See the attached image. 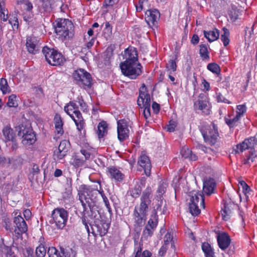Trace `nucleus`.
<instances>
[{"instance_id":"1","label":"nucleus","mask_w":257,"mask_h":257,"mask_svg":"<svg viewBox=\"0 0 257 257\" xmlns=\"http://www.w3.org/2000/svg\"><path fill=\"white\" fill-rule=\"evenodd\" d=\"M152 191L150 187H147L143 192L139 206L135 207L133 216L135 225L142 226L146 220L148 206L151 203Z\"/></svg>"},{"instance_id":"2","label":"nucleus","mask_w":257,"mask_h":257,"mask_svg":"<svg viewBox=\"0 0 257 257\" xmlns=\"http://www.w3.org/2000/svg\"><path fill=\"white\" fill-rule=\"evenodd\" d=\"M98 191L86 185H81L79 187L78 194L83 208V212L86 211L87 207L90 209L95 205L99 194Z\"/></svg>"},{"instance_id":"3","label":"nucleus","mask_w":257,"mask_h":257,"mask_svg":"<svg viewBox=\"0 0 257 257\" xmlns=\"http://www.w3.org/2000/svg\"><path fill=\"white\" fill-rule=\"evenodd\" d=\"M55 33L62 40L69 39L74 35L73 23L67 19H59L55 21Z\"/></svg>"},{"instance_id":"4","label":"nucleus","mask_w":257,"mask_h":257,"mask_svg":"<svg viewBox=\"0 0 257 257\" xmlns=\"http://www.w3.org/2000/svg\"><path fill=\"white\" fill-rule=\"evenodd\" d=\"M64 111L74 120L79 131L84 128V122L75 101H71L67 103L64 107Z\"/></svg>"},{"instance_id":"5","label":"nucleus","mask_w":257,"mask_h":257,"mask_svg":"<svg viewBox=\"0 0 257 257\" xmlns=\"http://www.w3.org/2000/svg\"><path fill=\"white\" fill-rule=\"evenodd\" d=\"M122 73L132 79H136L142 73V66L139 62L124 61L120 64Z\"/></svg>"},{"instance_id":"6","label":"nucleus","mask_w":257,"mask_h":257,"mask_svg":"<svg viewBox=\"0 0 257 257\" xmlns=\"http://www.w3.org/2000/svg\"><path fill=\"white\" fill-rule=\"evenodd\" d=\"M42 53L46 61L51 65H61L65 61V59L62 54L54 49L45 46L43 48Z\"/></svg>"},{"instance_id":"7","label":"nucleus","mask_w":257,"mask_h":257,"mask_svg":"<svg viewBox=\"0 0 257 257\" xmlns=\"http://www.w3.org/2000/svg\"><path fill=\"white\" fill-rule=\"evenodd\" d=\"M200 131L203 137L204 142L210 146H213L217 141L219 134L217 126L212 123L211 125L203 126Z\"/></svg>"},{"instance_id":"8","label":"nucleus","mask_w":257,"mask_h":257,"mask_svg":"<svg viewBox=\"0 0 257 257\" xmlns=\"http://www.w3.org/2000/svg\"><path fill=\"white\" fill-rule=\"evenodd\" d=\"M18 135L22 137V144L26 146L33 144L36 140V136L32 128L24 124L19 125L18 128Z\"/></svg>"},{"instance_id":"9","label":"nucleus","mask_w":257,"mask_h":257,"mask_svg":"<svg viewBox=\"0 0 257 257\" xmlns=\"http://www.w3.org/2000/svg\"><path fill=\"white\" fill-rule=\"evenodd\" d=\"M73 77L78 85L82 87H90L92 84V78L90 73L84 69H79L73 73Z\"/></svg>"},{"instance_id":"10","label":"nucleus","mask_w":257,"mask_h":257,"mask_svg":"<svg viewBox=\"0 0 257 257\" xmlns=\"http://www.w3.org/2000/svg\"><path fill=\"white\" fill-rule=\"evenodd\" d=\"M68 213L63 208H56L52 213V217L56 226L58 228H63L67 223Z\"/></svg>"},{"instance_id":"11","label":"nucleus","mask_w":257,"mask_h":257,"mask_svg":"<svg viewBox=\"0 0 257 257\" xmlns=\"http://www.w3.org/2000/svg\"><path fill=\"white\" fill-rule=\"evenodd\" d=\"M137 103L140 108L144 109V116L147 120L151 117V98L150 94L145 92L140 91Z\"/></svg>"},{"instance_id":"12","label":"nucleus","mask_w":257,"mask_h":257,"mask_svg":"<svg viewBox=\"0 0 257 257\" xmlns=\"http://www.w3.org/2000/svg\"><path fill=\"white\" fill-rule=\"evenodd\" d=\"M158 216L157 213L154 211L151 214L150 218L143 230L141 238L142 239H147L149 237L152 236L158 225Z\"/></svg>"},{"instance_id":"13","label":"nucleus","mask_w":257,"mask_h":257,"mask_svg":"<svg viewBox=\"0 0 257 257\" xmlns=\"http://www.w3.org/2000/svg\"><path fill=\"white\" fill-rule=\"evenodd\" d=\"M14 216V232L16 234L21 235L26 233L28 230V226L24 219L21 215L18 210L12 213Z\"/></svg>"},{"instance_id":"14","label":"nucleus","mask_w":257,"mask_h":257,"mask_svg":"<svg viewBox=\"0 0 257 257\" xmlns=\"http://www.w3.org/2000/svg\"><path fill=\"white\" fill-rule=\"evenodd\" d=\"M117 138L120 142H123L129 137L130 122L125 119H120L117 122Z\"/></svg>"},{"instance_id":"15","label":"nucleus","mask_w":257,"mask_h":257,"mask_svg":"<svg viewBox=\"0 0 257 257\" xmlns=\"http://www.w3.org/2000/svg\"><path fill=\"white\" fill-rule=\"evenodd\" d=\"M257 140L255 137H250L245 139L241 143L236 145L233 148V152L235 154H239L243 152L247 149H250V151L253 150V149L256 144Z\"/></svg>"},{"instance_id":"16","label":"nucleus","mask_w":257,"mask_h":257,"mask_svg":"<svg viewBox=\"0 0 257 257\" xmlns=\"http://www.w3.org/2000/svg\"><path fill=\"white\" fill-rule=\"evenodd\" d=\"M160 17V12L158 10H147L146 12L145 20L150 27H156Z\"/></svg>"},{"instance_id":"17","label":"nucleus","mask_w":257,"mask_h":257,"mask_svg":"<svg viewBox=\"0 0 257 257\" xmlns=\"http://www.w3.org/2000/svg\"><path fill=\"white\" fill-rule=\"evenodd\" d=\"M195 108H198L206 114L209 113L208 109V100L206 95L204 93H200L198 99L194 102Z\"/></svg>"},{"instance_id":"18","label":"nucleus","mask_w":257,"mask_h":257,"mask_svg":"<svg viewBox=\"0 0 257 257\" xmlns=\"http://www.w3.org/2000/svg\"><path fill=\"white\" fill-rule=\"evenodd\" d=\"M40 40L36 37H29L27 39L26 47L30 53L35 54L40 49Z\"/></svg>"},{"instance_id":"19","label":"nucleus","mask_w":257,"mask_h":257,"mask_svg":"<svg viewBox=\"0 0 257 257\" xmlns=\"http://www.w3.org/2000/svg\"><path fill=\"white\" fill-rule=\"evenodd\" d=\"M124 61L128 62H139L137 49L134 47H128L125 49L122 55Z\"/></svg>"},{"instance_id":"20","label":"nucleus","mask_w":257,"mask_h":257,"mask_svg":"<svg viewBox=\"0 0 257 257\" xmlns=\"http://www.w3.org/2000/svg\"><path fill=\"white\" fill-rule=\"evenodd\" d=\"M138 163L144 169L145 174L149 176L151 175L152 165L149 157L145 154L141 155Z\"/></svg>"},{"instance_id":"21","label":"nucleus","mask_w":257,"mask_h":257,"mask_svg":"<svg viewBox=\"0 0 257 257\" xmlns=\"http://www.w3.org/2000/svg\"><path fill=\"white\" fill-rule=\"evenodd\" d=\"M108 175L109 178L115 182H122L124 175L115 167L111 166L107 168Z\"/></svg>"},{"instance_id":"22","label":"nucleus","mask_w":257,"mask_h":257,"mask_svg":"<svg viewBox=\"0 0 257 257\" xmlns=\"http://www.w3.org/2000/svg\"><path fill=\"white\" fill-rule=\"evenodd\" d=\"M236 207L235 203L231 201H226L224 204V207L222 210V215L224 220H228L231 214L233 213V210Z\"/></svg>"},{"instance_id":"23","label":"nucleus","mask_w":257,"mask_h":257,"mask_svg":"<svg viewBox=\"0 0 257 257\" xmlns=\"http://www.w3.org/2000/svg\"><path fill=\"white\" fill-rule=\"evenodd\" d=\"M217 239L219 247L222 250L226 249L230 243L229 236L225 232L218 234Z\"/></svg>"},{"instance_id":"24","label":"nucleus","mask_w":257,"mask_h":257,"mask_svg":"<svg viewBox=\"0 0 257 257\" xmlns=\"http://www.w3.org/2000/svg\"><path fill=\"white\" fill-rule=\"evenodd\" d=\"M69 142L66 140L62 141L58 147V151L55 152V155L58 159H63L66 155L69 149Z\"/></svg>"},{"instance_id":"25","label":"nucleus","mask_w":257,"mask_h":257,"mask_svg":"<svg viewBox=\"0 0 257 257\" xmlns=\"http://www.w3.org/2000/svg\"><path fill=\"white\" fill-rule=\"evenodd\" d=\"M216 183L214 179L211 178H206L203 182V192L207 195H210L213 192Z\"/></svg>"},{"instance_id":"26","label":"nucleus","mask_w":257,"mask_h":257,"mask_svg":"<svg viewBox=\"0 0 257 257\" xmlns=\"http://www.w3.org/2000/svg\"><path fill=\"white\" fill-rule=\"evenodd\" d=\"M109 227L108 223L103 221H99L95 223L92 229L96 232V234L102 236L106 234Z\"/></svg>"},{"instance_id":"27","label":"nucleus","mask_w":257,"mask_h":257,"mask_svg":"<svg viewBox=\"0 0 257 257\" xmlns=\"http://www.w3.org/2000/svg\"><path fill=\"white\" fill-rule=\"evenodd\" d=\"M3 136L6 142H14L15 139V134L13 130L9 125L5 126L3 130Z\"/></svg>"},{"instance_id":"28","label":"nucleus","mask_w":257,"mask_h":257,"mask_svg":"<svg viewBox=\"0 0 257 257\" xmlns=\"http://www.w3.org/2000/svg\"><path fill=\"white\" fill-rule=\"evenodd\" d=\"M203 33L204 37L210 42H212L216 40L219 36V30L216 28H214L212 30L209 31H204Z\"/></svg>"},{"instance_id":"29","label":"nucleus","mask_w":257,"mask_h":257,"mask_svg":"<svg viewBox=\"0 0 257 257\" xmlns=\"http://www.w3.org/2000/svg\"><path fill=\"white\" fill-rule=\"evenodd\" d=\"M189 203H193L197 205L199 203L203 208H204L205 206L204 197L201 194L198 192L192 193Z\"/></svg>"},{"instance_id":"30","label":"nucleus","mask_w":257,"mask_h":257,"mask_svg":"<svg viewBox=\"0 0 257 257\" xmlns=\"http://www.w3.org/2000/svg\"><path fill=\"white\" fill-rule=\"evenodd\" d=\"M107 134V124L105 121L100 122L97 126V134L98 138L100 139Z\"/></svg>"},{"instance_id":"31","label":"nucleus","mask_w":257,"mask_h":257,"mask_svg":"<svg viewBox=\"0 0 257 257\" xmlns=\"http://www.w3.org/2000/svg\"><path fill=\"white\" fill-rule=\"evenodd\" d=\"M182 157L184 158H189L191 161H195L197 159V156L192 153V152L187 147H184L180 151Z\"/></svg>"},{"instance_id":"32","label":"nucleus","mask_w":257,"mask_h":257,"mask_svg":"<svg viewBox=\"0 0 257 257\" xmlns=\"http://www.w3.org/2000/svg\"><path fill=\"white\" fill-rule=\"evenodd\" d=\"M201 247L205 257H214V252L208 243H203Z\"/></svg>"},{"instance_id":"33","label":"nucleus","mask_w":257,"mask_h":257,"mask_svg":"<svg viewBox=\"0 0 257 257\" xmlns=\"http://www.w3.org/2000/svg\"><path fill=\"white\" fill-rule=\"evenodd\" d=\"M239 189L241 190L243 194L245 196V199L247 200L251 191L249 187L244 181H241L239 183Z\"/></svg>"},{"instance_id":"34","label":"nucleus","mask_w":257,"mask_h":257,"mask_svg":"<svg viewBox=\"0 0 257 257\" xmlns=\"http://www.w3.org/2000/svg\"><path fill=\"white\" fill-rule=\"evenodd\" d=\"M53 0H40V9L44 12L50 11L51 9V5Z\"/></svg>"},{"instance_id":"35","label":"nucleus","mask_w":257,"mask_h":257,"mask_svg":"<svg viewBox=\"0 0 257 257\" xmlns=\"http://www.w3.org/2000/svg\"><path fill=\"white\" fill-rule=\"evenodd\" d=\"M256 154L254 150L250 151L249 155L246 156V158L244 160V164L250 165L251 163L255 161Z\"/></svg>"},{"instance_id":"36","label":"nucleus","mask_w":257,"mask_h":257,"mask_svg":"<svg viewBox=\"0 0 257 257\" xmlns=\"http://www.w3.org/2000/svg\"><path fill=\"white\" fill-rule=\"evenodd\" d=\"M223 34L221 35L220 39L223 43L224 46H227L229 43V32L227 28H223Z\"/></svg>"},{"instance_id":"37","label":"nucleus","mask_w":257,"mask_h":257,"mask_svg":"<svg viewBox=\"0 0 257 257\" xmlns=\"http://www.w3.org/2000/svg\"><path fill=\"white\" fill-rule=\"evenodd\" d=\"M199 54L203 60L209 58L208 49L205 45L201 44L200 45Z\"/></svg>"},{"instance_id":"38","label":"nucleus","mask_w":257,"mask_h":257,"mask_svg":"<svg viewBox=\"0 0 257 257\" xmlns=\"http://www.w3.org/2000/svg\"><path fill=\"white\" fill-rule=\"evenodd\" d=\"M4 5V0H0V18H1L3 21L5 22L8 18V11L3 8Z\"/></svg>"},{"instance_id":"39","label":"nucleus","mask_w":257,"mask_h":257,"mask_svg":"<svg viewBox=\"0 0 257 257\" xmlns=\"http://www.w3.org/2000/svg\"><path fill=\"white\" fill-rule=\"evenodd\" d=\"M0 89L4 94L9 93L10 89L8 86L7 80L5 78H1L0 81Z\"/></svg>"},{"instance_id":"40","label":"nucleus","mask_w":257,"mask_h":257,"mask_svg":"<svg viewBox=\"0 0 257 257\" xmlns=\"http://www.w3.org/2000/svg\"><path fill=\"white\" fill-rule=\"evenodd\" d=\"M189 208L190 212L192 215L196 216L200 213V209L199 208L198 205L193 203H189Z\"/></svg>"},{"instance_id":"41","label":"nucleus","mask_w":257,"mask_h":257,"mask_svg":"<svg viewBox=\"0 0 257 257\" xmlns=\"http://www.w3.org/2000/svg\"><path fill=\"white\" fill-rule=\"evenodd\" d=\"M36 253L38 257H44L46 253V248L43 244H40L36 249Z\"/></svg>"},{"instance_id":"42","label":"nucleus","mask_w":257,"mask_h":257,"mask_svg":"<svg viewBox=\"0 0 257 257\" xmlns=\"http://www.w3.org/2000/svg\"><path fill=\"white\" fill-rule=\"evenodd\" d=\"M207 69L215 74H219L220 71L219 66L215 63H209L207 65Z\"/></svg>"},{"instance_id":"43","label":"nucleus","mask_w":257,"mask_h":257,"mask_svg":"<svg viewBox=\"0 0 257 257\" xmlns=\"http://www.w3.org/2000/svg\"><path fill=\"white\" fill-rule=\"evenodd\" d=\"M142 191V188L139 184L136 185L131 192V196L134 198L139 197Z\"/></svg>"},{"instance_id":"44","label":"nucleus","mask_w":257,"mask_h":257,"mask_svg":"<svg viewBox=\"0 0 257 257\" xmlns=\"http://www.w3.org/2000/svg\"><path fill=\"white\" fill-rule=\"evenodd\" d=\"M158 198L157 202L156 203L155 207H154V210L152 211V213L155 211L156 212L157 211H161L162 210V207L164 205V207L165 206V204L164 203L162 196H158Z\"/></svg>"},{"instance_id":"45","label":"nucleus","mask_w":257,"mask_h":257,"mask_svg":"<svg viewBox=\"0 0 257 257\" xmlns=\"http://www.w3.org/2000/svg\"><path fill=\"white\" fill-rule=\"evenodd\" d=\"M240 118L239 117L236 115V116H234L233 118H226L225 122L230 127H233L234 126L236 125L237 123L238 122Z\"/></svg>"},{"instance_id":"46","label":"nucleus","mask_w":257,"mask_h":257,"mask_svg":"<svg viewBox=\"0 0 257 257\" xmlns=\"http://www.w3.org/2000/svg\"><path fill=\"white\" fill-rule=\"evenodd\" d=\"M166 69L169 72L176 71L177 69L176 62L173 60H170L166 65Z\"/></svg>"},{"instance_id":"47","label":"nucleus","mask_w":257,"mask_h":257,"mask_svg":"<svg viewBox=\"0 0 257 257\" xmlns=\"http://www.w3.org/2000/svg\"><path fill=\"white\" fill-rule=\"evenodd\" d=\"M239 13V11L234 8H232L230 11L229 15L232 22H235L238 19Z\"/></svg>"},{"instance_id":"48","label":"nucleus","mask_w":257,"mask_h":257,"mask_svg":"<svg viewBox=\"0 0 257 257\" xmlns=\"http://www.w3.org/2000/svg\"><path fill=\"white\" fill-rule=\"evenodd\" d=\"M99 194H100L102 199L103 201L105 204V205L106 207L107 208L108 211L110 212L111 211V207L109 203V201L106 197V196L105 195L104 193V191L101 189L98 191Z\"/></svg>"},{"instance_id":"49","label":"nucleus","mask_w":257,"mask_h":257,"mask_svg":"<svg viewBox=\"0 0 257 257\" xmlns=\"http://www.w3.org/2000/svg\"><path fill=\"white\" fill-rule=\"evenodd\" d=\"M16 97V95L15 94H12L9 96L8 102L7 103V104L9 107H16L18 106Z\"/></svg>"},{"instance_id":"50","label":"nucleus","mask_w":257,"mask_h":257,"mask_svg":"<svg viewBox=\"0 0 257 257\" xmlns=\"http://www.w3.org/2000/svg\"><path fill=\"white\" fill-rule=\"evenodd\" d=\"M246 107L245 104H241L237 106L236 115L240 118L246 112Z\"/></svg>"},{"instance_id":"51","label":"nucleus","mask_w":257,"mask_h":257,"mask_svg":"<svg viewBox=\"0 0 257 257\" xmlns=\"http://www.w3.org/2000/svg\"><path fill=\"white\" fill-rule=\"evenodd\" d=\"M49 257H59V252L54 247H49L47 251Z\"/></svg>"},{"instance_id":"52","label":"nucleus","mask_w":257,"mask_h":257,"mask_svg":"<svg viewBox=\"0 0 257 257\" xmlns=\"http://www.w3.org/2000/svg\"><path fill=\"white\" fill-rule=\"evenodd\" d=\"M79 104L80 109L83 112H87L88 111V107L86 105V103L84 101L83 99H82L81 97H78L77 100L76 101Z\"/></svg>"},{"instance_id":"53","label":"nucleus","mask_w":257,"mask_h":257,"mask_svg":"<svg viewBox=\"0 0 257 257\" xmlns=\"http://www.w3.org/2000/svg\"><path fill=\"white\" fill-rule=\"evenodd\" d=\"M167 187V184L166 183L162 182L160 183L157 190V192L159 194V196H162V195L165 192Z\"/></svg>"},{"instance_id":"54","label":"nucleus","mask_w":257,"mask_h":257,"mask_svg":"<svg viewBox=\"0 0 257 257\" xmlns=\"http://www.w3.org/2000/svg\"><path fill=\"white\" fill-rule=\"evenodd\" d=\"M55 127L63 126V123L60 115L56 114L54 117Z\"/></svg>"},{"instance_id":"55","label":"nucleus","mask_w":257,"mask_h":257,"mask_svg":"<svg viewBox=\"0 0 257 257\" xmlns=\"http://www.w3.org/2000/svg\"><path fill=\"white\" fill-rule=\"evenodd\" d=\"M216 99L218 102L230 103V101L225 98L220 93H216Z\"/></svg>"},{"instance_id":"56","label":"nucleus","mask_w":257,"mask_h":257,"mask_svg":"<svg viewBox=\"0 0 257 257\" xmlns=\"http://www.w3.org/2000/svg\"><path fill=\"white\" fill-rule=\"evenodd\" d=\"M177 126V122L174 120H170L167 126V131L169 132H173Z\"/></svg>"},{"instance_id":"57","label":"nucleus","mask_w":257,"mask_h":257,"mask_svg":"<svg viewBox=\"0 0 257 257\" xmlns=\"http://www.w3.org/2000/svg\"><path fill=\"white\" fill-rule=\"evenodd\" d=\"M59 257H70V253L68 249L60 248V252H59Z\"/></svg>"},{"instance_id":"58","label":"nucleus","mask_w":257,"mask_h":257,"mask_svg":"<svg viewBox=\"0 0 257 257\" xmlns=\"http://www.w3.org/2000/svg\"><path fill=\"white\" fill-rule=\"evenodd\" d=\"M23 4L24 5V8L27 11H30L33 9L32 4L28 0H23Z\"/></svg>"},{"instance_id":"59","label":"nucleus","mask_w":257,"mask_h":257,"mask_svg":"<svg viewBox=\"0 0 257 257\" xmlns=\"http://www.w3.org/2000/svg\"><path fill=\"white\" fill-rule=\"evenodd\" d=\"M148 0H139L138 5H136V8L137 12H141L143 8L144 3H146Z\"/></svg>"},{"instance_id":"60","label":"nucleus","mask_w":257,"mask_h":257,"mask_svg":"<svg viewBox=\"0 0 257 257\" xmlns=\"http://www.w3.org/2000/svg\"><path fill=\"white\" fill-rule=\"evenodd\" d=\"M173 238L172 235L170 232H167L164 237L165 245H167L170 242Z\"/></svg>"},{"instance_id":"61","label":"nucleus","mask_w":257,"mask_h":257,"mask_svg":"<svg viewBox=\"0 0 257 257\" xmlns=\"http://www.w3.org/2000/svg\"><path fill=\"white\" fill-rule=\"evenodd\" d=\"M9 23L11 24L12 26L14 28L16 27L17 28L18 27L19 22L18 21V19L14 17L13 20L10 19L9 20Z\"/></svg>"},{"instance_id":"62","label":"nucleus","mask_w":257,"mask_h":257,"mask_svg":"<svg viewBox=\"0 0 257 257\" xmlns=\"http://www.w3.org/2000/svg\"><path fill=\"white\" fill-rule=\"evenodd\" d=\"M105 29H104V31H105V33H106L107 32L108 33V35L109 36L110 34H111L112 28L111 27V26L108 22L105 23Z\"/></svg>"},{"instance_id":"63","label":"nucleus","mask_w":257,"mask_h":257,"mask_svg":"<svg viewBox=\"0 0 257 257\" xmlns=\"http://www.w3.org/2000/svg\"><path fill=\"white\" fill-rule=\"evenodd\" d=\"M202 84L203 87V89L208 91L210 89V84L205 79H203L202 82Z\"/></svg>"},{"instance_id":"64","label":"nucleus","mask_w":257,"mask_h":257,"mask_svg":"<svg viewBox=\"0 0 257 257\" xmlns=\"http://www.w3.org/2000/svg\"><path fill=\"white\" fill-rule=\"evenodd\" d=\"M152 108L154 112L156 113H158L160 111V105L156 102H154L152 104Z\"/></svg>"}]
</instances>
